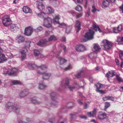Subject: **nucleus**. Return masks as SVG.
Masks as SVG:
<instances>
[{"label":"nucleus","instance_id":"nucleus-5","mask_svg":"<svg viewBox=\"0 0 123 123\" xmlns=\"http://www.w3.org/2000/svg\"><path fill=\"white\" fill-rule=\"evenodd\" d=\"M17 71V69L14 68L8 70H6L4 73L6 74H8L9 76H13L16 74Z\"/></svg>","mask_w":123,"mask_h":123},{"label":"nucleus","instance_id":"nucleus-61","mask_svg":"<svg viewBox=\"0 0 123 123\" xmlns=\"http://www.w3.org/2000/svg\"><path fill=\"white\" fill-rule=\"evenodd\" d=\"M54 18L59 20L60 19V15H56Z\"/></svg>","mask_w":123,"mask_h":123},{"label":"nucleus","instance_id":"nucleus-32","mask_svg":"<svg viewBox=\"0 0 123 123\" xmlns=\"http://www.w3.org/2000/svg\"><path fill=\"white\" fill-rule=\"evenodd\" d=\"M16 25L14 24H12L11 25L10 29L12 31H13L17 29V27Z\"/></svg>","mask_w":123,"mask_h":123},{"label":"nucleus","instance_id":"nucleus-30","mask_svg":"<svg viewBox=\"0 0 123 123\" xmlns=\"http://www.w3.org/2000/svg\"><path fill=\"white\" fill-rule=\"evenodd\" d=\"M60 60V64L61 65L67 62V61L65 59L62 58L60 57H58Z\"/></svg>","mask_w":123,"mask_h":123},{"label":"nucleus","instance_id":"nucleus-8","mask_svg":"<svg viewBox=\"0 0 123 123\" xmlns=\"http://www.w3.org/2000/svg\"><path fill=\"white\" fill-rule=\"evenodd\" d=\"M33 29L31 26H29L25 28V34L27 36H30L33 32Z\"/></svg>","mask_w":123,"mask_h":123},{"label":"nucleus","instance_id":"nucleus-16","mask_svg":"<svg viewBox=\"0 0 123 123\" xmlns=\"http://www.w3.org/2000/svg\"><path fill=\"white\" fill-rule=\"evenodd\" d=\"M27 67L30 70H32L35 68L37 69V66L36 64L31 63H29L27 64Z\"/></svg>","mask_w":123,"mask_h":123},{"label":"nucleus","instance_id":"nucleus-19","mask_svg":"<svg viewBox=\"0 0 123 123\" xmlns=\"http://www.w3.org/2000/svg\"><path fill=\"white\" fill-rule=\"evenodd\" d=\"M23 11L25 13H31L32 11L31 10L29 7L24 6L23 8Z\"/></svg>","mask_w":123,"mask_h":123},{"label":"nucleus","instance_id":"nucleus-47","mask_svg":"<svg viewBox=\"0 0 123 123\" xmlns=\"http://www.w3.org/2000/svg\"><path fill=\"white\" fill-rule=\"evenodd\" d=\"M119 56L120 59L123 60V51H119Z\"/></svg>","mask_w":123,"mask_h":123},{"label":"nucleus","instance_id":"nucleus-44","mask_svg":"<svg viewBox=\"0 0 123 123\" xmlns=\"http://www.w3.org/2000/svg\"><path fill=\"white\" fill-rule=\"evenodd\" d=\"M116 78L117 81L119 82H123V80L122 78L119 75H117L116 76Z\"/></svg>","mask_w":123,"mask_h":123},{"label":"nucleus","instance_id":"nucleus-33","mask_svg":"<svg viewBox=\"0 0 123 123\" xmlns=\"http://www.w3.org/2000/svg\"><path fill=\"white\" fill-rule=\"evenodd\" d=\"M57 40V38L54 35H53L51 36L48 39L49 41H52L54 40Z\"/></svg>","mask_w":123,"mask_h":123},{"label":"nucleus","instance_id":"nucleus-39","mask_svg":"<svg viewBox=\"0 0 123 123\" xmlns=\"http://www.w3.org/2000/svg\"><path fill=\"white\" fill-rule=\"evenodd\" d=\"M92 26L93 28L91 27V29L92 28V29L93 30H95L97 29V28L98 27V26H97L96 25V23L94 22H93L92 23Z\"/></svg>","mask_w":123,"mask_h":123},{"label":"nucleus","instance_id":"nucleus-1","mask_svg":"<svg viewBox=\"0 0 123 123\" xmlns=\"http://www.w3.org/2000/svg\"><path fill=\"white\" fill-rule=\"evenodd\" d=\"M62 87L64 88H66L68 87L70 91H72L74 88H76L79 89L80 88H83L84 87V86H80L79 84H77L76 83H75L73 84V86L71 87L69 85V82L68 79H66L65 81V82H63V81L62 82Z\"/></svg>","mask_w":123,"mask_h":123},{"label":"nucleus","instance_id":"nucleus-11","mask_svg":"<svg viewBox=\"0 0 123 123\" xmlns=\"http://www.w3.org/2000/svg\"><path fill=\"white\" fill-rule=\"evenodd\" d=\"M49 44L48 41L45 39L41 40L37 44L38 45L41 46H46Z\"/></svg>","mask_w":123,"mask_h":123},{"label":"nucleus","instance_id":"nucleus-64","mask_svg":"<svg viewBox=\"0 0 123 123\" xmlns=\"http://www.w3.org/2000/svg\"><path fill=\"white\" fill-rule=\"evenodd\" d=\"M7 56L9 58H12L13 57V55L11 53H9L8 55H7Z\"/></svg>","mask_w":123,"mask_h":123},{"label":"nucleus","instance_id":"nucleus-41","mask_svg":"<svg viewBox=\"0 0 123 123\" xmlns=\"http://www.w3.org/2000/svg\"><path fill=\"white\" fill-rule=\"evenodd\" d=\"M48 121L51 123H54L55 121V119L54 117H53L52 118H49Z\"/></svg>","mask_w":123,"mask_h":123},{"label":"nucleus","instance_id":"nucleus-7","mask_svg":"<svg viewBox=\"0 0 123 123\" xmlns=\"http://www.w3.org/2000/svg\"><path fill=\"white\" fill-rule=\"evenodd\" d=\"M43 25L47 28H50L51 26L52 19L50 18H44Z\"/></svg>","mask_w":123,"mask_h":123},{"label":"nucleus","instance_id":"nucleus-9","mask_svg":"<svg viewBox=\"0 0 123 123\" xmlns=\"http://www.w3.org/2000/svg\"><path fill=\"white\" fill-rule=\"evenodd\" d=\"M37 72L38 74H42L43 75V78L45 80L48 79L51 76V74L50 73L42 72H39L38 70Z\"/></svg>","mask_w":123,"mask_h":123},{"label":"nucleus","instance_id":"nucleus-2","mask_svg":"<svg viewBox=\"0 0 123 123\" xmlns=\"http://www.w3.org/2000/svg\"><path fill=\"white\" fill-rule=\"evenodd\" d=\"M103 45V49L105 51H107L110 49L112 47L113 43L107 39H105L102 41Z\"/></svg>","mask_w":123,"mask_h":123},{"label":"nucleus","instance_id":"nucleus-48","mask_svg":"<svg viewBox=\"0 0 123 123\" xmlns=\"http://www.w3.org/2000/svg\"><path fill=\"white\" fill-rule=\"evenodd\" d=\"M40 54V52L38 50H35L34 51V54L36 56H38Z\"/></svg>","mask_w":123,"mask_h":123},{"label":"nucleus","instance_id":"nucleus-36","mask_svg":"<svg viewBox=\"0 0 123 123\" xmlns=\"http://www.w3.org/2000/svg\"><path fill=\"white\" fill-rule=\"evenodd\" d=\"M26 122H23L22 121H20L19 123H31V120L28 118H27L26 119Z\"/></svg>","mask_w":123,"mask_h":123},{"label":"nucleus","instance_id":"nucleus-46","mask_svg":"<svg viewBox=\"0 0 123 123\" xmlns=\"http://www.w3.org/2000/svg\"><path fill=\"white\" fill-rule=\"evenodd\" d=\"M95 85L96 86L97 89H100L102 87V86H103L102 84L99 83H98L96 85Z\"/></svg>","mask_w":123,"mask_h":123},{"label":"nucleus","instance_id":"nucleus-58","mask_svg":"<svg viewBox=\"0 0 123 123\" xmlns=\"http://www.w3.org/2000/svg\"><path fill=\"white\" fill-rule=\"evenodd\" d=\"M61 27H63V28H65V27H66V25L64 23H62L60 24H59Z\"/></svg>","mask_w":123,"mask_h":123},{"label":"nucleus","instance_id":"nucleus-21","mask_svg":"<svg viewBox=\"0 0 123 123\" xmlns=\"http://www.w3.org/2000/svg\"><path fill=\"white\" fill-rule=\"evenodd\" d=\"M51 99L53 100H55L57 98V95L56 93L53 92L50 94Z\"/></svg>","mask_w":123,"mask_h":123},{"label":"nucleus","instance_id":"nucleus-23","mask_svg":"<svg viewBox=\"0 0 123 123\" xmlns=\"http://www.w3.org/2000/svg\"><path fill=\"white\" fill-rule=\"evenodd\" d=\"M37 4L38 9L41 10L44 8V6L42 3L38 2Z\"/></svg>","mask_w":123,"mask_h":123},{"label":"nucleus","instance_id":"nucleus-55","mask_svg":"<svg viewBox=\"0 0 123 123\" xmlns=\"http://www.w3.org/2000/svg\"><path fill=\"white\" fill-rule=\"evenodd\" d=\"M119 31L115 27H114L113 30V32L114 33H118Z\"/></svg>","mask_w":123,"mask_h":123},{"label":"nucleus","instance_id":"nucleus-63","mask_svg":"<svg viewBox=\"0 0 123 123\" xmlns=\"http://www.w3.org/2000/svg\"><path fill=\"white\" fill-rule=\"evenodd\" d=\"M96 91L98 92H99L101 93H104V91L102 90H99V89H97L96 90Z\"/></svg>","mask_w":123,"mask_h":123},{"label":"nucleus","instance_id":"nucleus-13","mask_svg":"<svg viewBox=\"0 0 123 123\" xmlns=\"http://www.w3.org/2000/svg\"><path fill=\"white\" fill-rule=\"evenodd\" d=\"M96 109L94 108L92 111L88 112H87V115L89 117H94L95 116L96 113Z\"/></svg>","mask_w":123,"mask_h":123},{"label":"nucleus","instance_id":"nucleus-12","mask_svg":"<svg viewBox=\"0 0 123 123\" xmlns=\"http://www.w3.org/2000/svg\"><path fill=\"white\" fill-rule=\"evenodd\" d=\"M98 117L99 119H105L106 117V114L105 112L103 113L102 112H99Z\"/></svg>","mask_w":123,"mask_h":123},{"label":"nucleus","instance_id":"nucleus-6","mask_svg":"<svg viewBox=\"0 0 123 123\" xmlns=\"http://www.w3.org/2000/svg\"><path fill=\"white\" fill-rule=\"evenodd\" d=\"M13 104L11 102H9L7 104V106L9 107H11L14 111L16 113H18L19 112V107L18 105H14L12 106Z\"/></svg>","mask_w":123,"mask_h":123},{"label":"nucleus","instance_id":"nucleus-10","mask_svg":"<svg viewBox=\"0 0 123 123\" xmlns=\"http://www.w3.org/2000/svg\"><path fill=\"white\" fill-rule=\"evenodd\" d=\"M75 49L76 51L78 52H83L86 50L85 47L84 45H79L76 46Z\"/></svg>","mask_w":123,"mask_h":123},{"label":"nucleus","instance_id":"nucleus-24","mask_svg":"<svg viewBox=\"0 0 123 123\" xmlns=\"http://www.w3.org/2000/svg\"><path fill=\"white\" fill-rule=\"evenodd\" d=\"M99 45L97 44H94L93 46V49L94 51H98L101 49Z\"/></svg>","mask_w":123,"mask_h":123},{"label":"nucleus","instance_id":"nucleus-28","mask_svg":"<svg viewBox=\"0 0 123 123\" xmlns=\"http://www.w3.org/2000/svg\"><path fill=\"white\" fill-rule=\"evenodd\" d=\"M32 103L38 105L40 104L41 102L38 101L35 97H33L32 99Z\"/></svg>","mask_w":123,"mask_h":123},{"label":"nucleus","instance_id":"nucleus-15","mask_svg":"<svg viewBox=\"0 0 123 123\" xmlns=\"http://www.w3.org/2000/svg\"><path fill=\"white\" fill-rule=\"evenodd\" d=\"M7 58L3 54H0V63H3L7 61Z\"/></svg>","mask_w":123,"mask_h":123},{"label":"nucleus","instance_id":"nucleus-54","mask_svg":"<svg viewBox=\"0 0 123 123\" xmlns=\"http://www.w3.org/2000/svg\"><path fill=\"white\" fill-rule=\"evenodd\" d=\"M54 102H54L53 104H51V105L52 106L56 107L58 104V102L57 101L56 102L55 104Z\"/></svg>","mask_w":123,"mask_h":123},{"label":"nucleus","instance_id":"nucleus-35","mask_svg":"<svg viewBox=\"0 0 123 123\" xmlns=\"http://www.w3.org/2000/svg\"><path fill=\"white\" fill-rule=\"evenodd\" d=\"M47 9L48 11L50 13H53L54 12V9L52 7H47Z\"/></svg>","mask_w":123,"mask_h":123},{"label":"nucleus","instance_id":"nucleus-20","mask_svg":"<svg viewBox=\"0 0 123 123\" xmlns=\"http://www.w3.org/2000/svg\"><path fill=\"white\" fill-rule=\"evenodd\" d=\"M16 38V40L19 43L24 41L25 40L23 37L20 35H18Z\"/></svg>","mask_w":123,"mask_h":123},{"label":"nucleus","instance_id":"nucleus-18","mask_svg":"<svg viewBox=\"0 0 123 123\" xmlns=\"http://www.w3.org/2000/svg\"><path fill=\"white\" fill-rule=\"evenodd\" d=\"M47 68V67L45 65H42L40 66H38L37 70H38L39 72H42V71L45 70Z\"/></svg>","mask_w":123,"mask_h":123},{"label":"nucleus","instance_id":"nucleus-22","mask_svg":"<svg viewBox=\"0 0 123 123\" xmlns=\"http://www.w3.org/2000/svg\"><path fill=\"white\" fill-rule=\"evenodd\" d=\"M109 5V2L107 0H104L103 2L102 7L103 8H106Z\"/></svg>","mask_w":123,"mask_h":123},{"label":"nucleus","instance_id":"nucleus-53","mask_svg":"<svg viewBox=\"0 0 123 123\" xmlns=\"http://www.w3.org/2000/svg\"><path fill=\"white\" fill-rule=\"evenodd\" d=\"M58 20H58L57 19V20L56 19L54 18L53 23L54 24H60V22Z\"/></svg>","mask_w":123,"mask_h":123},{"label":"nucleus","instance_id":"nucleus-49","mask_svg":"<svg viewBox=\"0 0 123 123\" xmlns=\"http://www.w3.org/2000/svg\"><path fill=\"white\" fill-rule=\"evenodd\" d=\"M25 45L27 47H30V44L31 42L30 41H26L25 42Z\"/></svg>","mask_w":123,"mask_h":123},{"label":"nucleus","instance_id":"nucleus-38","mask_svg":"<svg viewBox=\"0 0 123 123\" xmlns=\"http://www.w3.org/2000/svg\"><path fill=\"white\" fill-rule=\"evenodd\" d=\"M26 94L27 93L25 91H22L20 93L19 96L20 97L23 98L25 96Z\"/></svg>","mask_w":123,"mask_h":123},{"label":"nucleus","instance_id":"nucleus-57","mask_svg":"<svg viewBox=\"0 0 123 123\" xmlns=\"http://www.w3.org/2000/svg\"><path fill=\"white\" fill-rule=\"evenodd\" d=\"M117 29L119 31H121L122 28V26L121 25H119L117 27Z\"/></svg>","mask_w":123,"mask_h":123},{"label":"nucleus","instance_id":"nucleus-42","mask_svg":"<svg viewBox=\"0 0 123 123\" xmlns=\"http://www.w3.org/2000/svg\"><path fill=\"white\" fill-rule=\"evenodd\" d=\"M12 82L14 85L20 84H21L20 81L18 80H14L12 81Z\"/></svg>","mask_w":123,"mask_h":123},{"label":"nucleus","instance_id":"nucleus-37","mask_svg":"<svg viewBox=\"0 0 123 123\" xmlns=\"http://www.w3.org/2000/svg\"><path fill=\"white\" fill-rule=\"evenodd\" d=\"M72 28L71 26H68L67 27L66 29V32L68 34L69 33Z\"/></svg>","mask_w":123,"mask_h":123},{"label":"nucleus","instance_id":"nucleus-34","mask_svg":"<svg viewBox=\"0 0 123 123\" xmlns=\"http://www.w3.org/2000/svg\"><path fill=\"white\" fill-rule=\"evenodd\" d=\"M105 108L104 109V110L105 111H106V109L110 106V103L108 102H106L105 103Z\"/></svg>","mask_w":123,"mask_h":123},{"label":"nucleus","instance_id":"nucleus-59","mask_svg":"<svg viewBox=\"0 0 123 123\" xmlns=\"http://www.w3.org/2000/svg\"><path fill=\"white\" fill-rule=\"evenodd\" d=\"M50 31H46L44 35L45 36H47L49 35L50 33Z\"/></svg>","mask_w":123,"mask_h":123},{"label":"nucleus","instance_id":"nucleus-14","mask_svg":"<svg viewBox=\"0 0 123 123\" xmlns=\"http://www.w3.org/2000/svg\"><path fill=\"white\" fill-rule=\"evenodd\" d=\"M115 72L113 70L109 71L106 73L105 74V76L106 77L108 78L110 77H112L114 76H115Z\"/></svg>","mask_w":123,"mask_h":123},{"label":"nucleus","instance_id":"nucleus-17","mask_svg":"<svg viewBox=\"0 0 123 123\" xmlns=\"http://www.w3.org/2000/svg\"><path fill=\"white\" fill-rule=\"evenodd\" d=\"M75 29L76 30V33H78L80 30L81 25L80 22L77 20L76 21L75 24Z\"/></svg>","mask_w":123,"mask_h":123},{"label":"nucleus","instance_id":"nucleus-25","mask_svg":"<svg viewBox=\"0 0 123 123\" xmlns=\"http://www.w3.org/2000/svg\"><path fill=\"white\" fill-rule=\"evenodd\" d=\"M38 16L40 18H45L47 16V14L43 12H41L40 13L38 14Z\"/></svg>","mask_w":123,"mask_h":123},{"label":"nucleus","instance_id":"nucleus-43","mask_svg":"<svg viewBox=\"0 0 123 123\" xmlns=\"http://www.w3.org/2000/svg\"><path fill=\"white\" fill-rule=\"evenodd\" d=\"M83 72L82 70H80V72H78L77 74L75 75V76L78 78H80L81 77V73Z\"/></svg>","mask_w":123,"mask_h":123},{"label":"nucleus","instance_id":"nucleus-45","mask_svg":"<svg viewBox=\"0 0 123 123\" xmlns=\"http://www.w3.org/2000/svg\"><path fill=\"white\" fill-rule=\"evenodd\" d=\"M43 30V28L41 26L38 27L37 28L35 29V31L37 32L41 31Z\"/></svg>","mask_w":123,"mask_h":123},{"label":"nucleus","instance_id":"nucleus-50","mask_svg":"<svg viewBox=\"0 0 123 123\" xmlns=\"http://www.w3.org/2000/svg\"><path fill=\"white\" fill-rule=\"evenodd\" d=\"M118 42L119 44H121L123 42V37L119 38L118 40Z\"/></svg>","mask_w":123,"mask_h":123},{"label":"nucleus","instance_id":"nucleus-56","mask_svg":"<svg viewBox=\"0 0 123 123\" xmlns=\"http://www.w3.org/2000/svg\"><path fill=\"white\" fill-rule=\"evenodd\" d=\"M89 106V105L86 103H85L83 106L84 109H87Z\"/></svg>","mask_w":123,"mask_h":123},{"label":"nucleus","instance_id":"nucleus-26","mask_svg":"<svg viewBox=\"0 0 123 123\" xmlns=\"http://www.w3.org/2000/svg\"><path fill=\"white\" fill-rule=\"evenodd\" d=\"M103 100L105 101L109 100H111V101H114V98L112 96H105L103 98Z\"/></svg>","mask_w":123,"mask_h":123},{"label":"nucleus","instance_id":"nucleus-52","mask_svg":"<svg viewBox=\"0 0 123 123\" xmlns=\"http://www.w3.org/2000/svg\"><path fill=\"white\" fill-rule=\"evenodd\" d=\"M72 68V67L71 65H69L67 67L65 68L64 70L65 71H67L71 69Z\"/></svg>","mask_w":123,"mask_h":123},{"label":"nucleus","instance_id":"nucleus-62","mask_svg":"<svg viewBox=\"0 0 123 123\" xmlns=\"http://www.w3.org/2000/svg\"><path fill=\"white\" fill-rule=\"evenodd\" d=\"M71 14L74 16L76 17V14L75 12L74 11H71L70 12Z\"/></svg>","mask_w":123,"mask_h":123},{"label":"nucleus","instance_id":"nucleus-40","mask_svg":"<svg viewBox=\"0 0 123 123\" xmlns=\"http://www.w3.org/2000/svg\"><path fill=\"white\" fill-rule=\"evenodd\" d=\"M75 10L78 11L80 12L82 11V7L80 5H78L75 8Z\"/></svg>","mask_w":123,"mask_h":123},{"label":"nucleus","instance_id":"nucleus-51","mask_svg":"<svg viewBox=\"0 0 123 123\" xmlns=\"http://www.w3.org/2000/svg\"><path fill=\"white\" fill-rule=\"evenodd\" d=\"M92 11L93 13H94L97 10V9L96 8L95 6L93 5L92 6Z\"/></svg>","mask_w":123,"mask_h":123},{"label":"nucleus","instance_id":"nucleus-4","mask_svg":"<svg viewBox=\"0 0 123 123\" xmlns=\"http://www.w3.org/2000/svg\"><path fill=\"white\" fill-rule=\"evenodd\" d=\"M94 32L92 29V28L89 29L84 36V37L87 40H91L93 38V35Z\"/></svg>","mask_w":123,"mask_h":123},{"label":"nucleus","instance_id":"nucleus-3","mask_svg":"<svg viewBox=\"0 0 123 123\" xmlns=\"http://www.w3.org/2000/svg\"><path fill=\"white\" fill-rule=\"evenodd\" d=\"M2 22L3 25L6 26L10 25L11 22V19L8 15H6L3 17L2 18Z\"/></svg>","mask_w":123,"mask_h":123},{"label":"nucleus","instance_id":"nucleus-29","mask_svg":"<svg viewBox=\"0 0 123 123\" xmlns=\"http://www.w3.org/2000/svg\"><path fill=\"white\" fill-rule=\"evenodd\" d=\"M97 56V54L94 53H91L89 55V58L91 59H94Z\"/></svg>","mask_w":123,"mask_h":123},{"label":"nucleus","instance_id":"nucleus-27","mask_svg":"<svg viewBox=\"0 0 123 123\" xmlns=\"http://www.w3.org/2000/svg\"><path fill=\"white\" fill-rule=\"evenodd\" d=\"M47 87V86L42 83H39L38 86V88L40 90H43Z\"/></svg>","mask_w":123,"mask_h":123},{"label":"nucleus","instance_id":"nucleus-60","mask_svg":"<svg viewBox=\"0 0 123 123\" xmlns=\"http://www.w3.org/2000/svg\"><path fill=\"white\" fill-rule=\"evenodd\" d=\"M82 15L81 13L77 14L76 17L77 18H78L79 17H81Z\"/></svg>","mask_w":123,"mask_h":123},{"label":"nucleus","instance_id":"nucleus-31","mask_svg":"<svg viewBox=\"0 0 123 123\" xmlns=\"http://www.w3.org/2000/svg\"><path fill=\"white\" fill-rule=\"evenodd\" d=\"M21 57L22 60L25 59L26 56V54L24 50H22L21 51Z\"/></svg>","mask_w":123,"mask_h":123}]
</instances>
